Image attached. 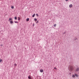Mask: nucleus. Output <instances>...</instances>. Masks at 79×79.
I'll return each instance as SVG.
<instances>
[{
  "instance_id": "6",
  "label": "nucleus",
  "mask_w": 79,
  "mask_h": 79,
  "mask_svg": "<svg viewBox=\"0 0 79 79\" xmlns=\"http://www.w3.org/2000/svg\"><path fill=\"white\" fill-rule=\"evenodd\" d=\"M35 14H34L33 15H32V17H35Z\"/></svg>"
},
{
  "instance_id": "17",
  "label": "nucleus",
  "mask_w": 79,
  "mask_h": 79,
  "mask_svg": "<svg viewBox=\"0 0 79 79\" xmlns=\"http://www.w3.org/2000/svg\"><path fill=\"white\" fill-rule=\"evenodd\" d=\"M39 23V20H38L37 21V22H36V23Z\"/></svg>"
},
{
  "instance_id": "9",
  "label": "nucleus",
  "mask_w": 79,
  "mask_h": 79,
  "mask_svg": "<svg viewBox=\"0 0 79 79\" xmlns=\"http://www.w3.org/2000/svg\"><path fill=\"white\" fill-rule=\"evenodd\" d=\"M14 19H15V20H16V19H17V17H15L14 18Z\"/></svg>"
},
{
  "instance_id": "5",
  "label": "nucleus",
  "mask_w": 79,
  "mask_h": 79,
  "mask_svg": "<svg viewBox=\"0 0 79 79\" xmlns=\"http://www.w3.org/2000/svg\"><path fill=\"white\" fill-rule=\"evenodd\" d=\"M26 21H29V19L27 18V19Z\"/></svg>"
},
{
  "instance_id": "3",
  "label": "nucleus",
  "mask_w": 79,
  "mask_h": 79,
  "mask_svg": "<svg viewBox=\"0 0 79 79\" xmlns=\"http://www.w3.org/2000/svg\"><path fill=\"white\" fill-rule=\"evenodd\" d=\"M40 71L41 73H43V72H44V69H40Z\"/></svg>"
},
{
  "instance_id": "21",
  "label": "nucleus",
  "mask_w": 79,
  "mask_h": 79,
  "mask_svg": "<svg viewBox=\"0 0 79 79\" xmlns=\"http://www.w3.org/2000/svg\"><path fill=\"white\" fill-rule=\"evenodd\" d=\"M33 78L32 77H31L30 76V79H32Z\"/></svg>"
},
{
  "instance_id": "2",
  "label": "nucleus",
  "mask_w": 79,
  "mask_h": 79,
  "mask_svg": "<svg viewBox=\"0 0 79 79\" xmlns=\"http://www.w3.org/2000/svg\"><path fill=\"white\" fill-rule=\"evenodd\" d=\"M69 68L70 70H73V66H70L69 67Z\"/></svg>"
},
{
  "instance_id": "10",
  "label": "nucleus",
  "mask_w": 79,
  "mask_h": 79,
  "mask_svg": "<svg viewBox=\"0 0 79 79\" xmlns=\"http://www.w3.org/2000/svg\"><path fill=\"white\" fill-rule=\"evenodd\" d=\"M34 20H35V21H36L37 20V19H36V18H35V19Z\"/></svg>"
},
{
  "instance_id": "7",
  "label": "nucleus",
  "mask_w": 79,
  "mask_h": 79,
  "mask_svg": "<svg viewBox=\"0 0 79 79\" xmlns=\"http://www.w3.org/2000/svg\"><path fill=\"white\" fill-rule=\"evenodd\" d=\"M18 20L19 21V20H20L21 19L20 18V17H18Z\"/></svg>"
},
{
  "instance_id": "20",
  "label": "nucleus",
  "mask_w": 79,
  "mask_h": 79,
  "mask_svg": "<svg viewBox=\"0 0 79 79\" xmlns=\"http://www.w3.org/2000/svg\"><path fill=\"white\" fill-rule=\"evenodd\" d=\"M2 59H0V62H2Z\"/></svg>"
},
{
  "instance_id": "22",
  "label": "nucleus",
  "mask_w": 79,
  "mask_h": 79,
  "mask_svg": "<svg viewBox=\"0 0 79 79\" xmlns=\"http://www.w3.org/2000/svg\"><path fill=\"white\" fill-rule=\"evenodd\" d=\"M54 69H56V68L55 67V68H54Z\"/></svg>"
},
{
  "instance_id": "13",
  "label": "nucleus",
  "mask_w": 79,
  "mask_h": 79,
  "mask_svg": "<svg viewBox=\"0 0 79 79\" xmlns=\"http://www.w3.org/2000/svg\"><path fill=\"white\" fill-rule=\"evenodd\" d=\"M36 16H38V17H39V15H38V14H36Z\"/></svg>"
},
{
  "instance_id": "24",
  "label": "nucleus",
  "mask_w": 79,
  "mask_h": 79,
  "mask_svg": "<svg viewBox=\"0 0 79 79\" xmlns=\"http://www.w3.org/2000/svg\"><path fill=\"white\" fill-rule=\"evenodd\" d=\"M33 26H34L35 25V24H33Z\"/></svg>"
},
{
  "instance_id": "14",
  "label": "nucleus",
  "mask_w": 79,
  "mask_h": 79,
  "mask_svg": "<svg viewBox=\"0 0 79 79\" xmlns=\"http://www.w3.org/2000/svg\"><path fill=\"white\" fill-rule=\"evenodd\" d=\"M56 24H55L54 25V27H56Z\"/></svg>"
},
{
  "instance_id": "12",
  "label": "nucleus",
  "mask_w": 79,
  "mask_h": 79,
  "mask_svg": "<svg viewBox=\"0 0 79 79\" xmlns=\"http://www.w3.org/2000/svg\"><path fill=\"white\" fill-rule=\"evenodd\" d=\"M11 8H12V9H13V8H14V6H11Z\"/></svg>"
},
{
  "instance_id": "8",
  "label": "nucleus",
  "mask_w": 79,
  "mask_h": 79,
  "mask_svg": "<svg viewBox=\"0 0 79 79\" xmlns=\"http://www.w3.org/2000/svg\"><path fill=\"white\" fill-rule=\"evenodd\" d=\"M79 70V68H77V69H76V71H78Z\"/></svg>"
},
{
  "instance_id": "25",
  "label": "nucleus",
  "mask_w": 79,
  "mask_h": 79,
  "mask_svg": "<svg viewBox=\"0 0 79 79\" xmlns=\"http://www.w3.org/2000/svg\"><path fill=\"white\" fill-rule=\"evenodd\" d=\"M2 45H2H2H1V46H2Z\"/></svg>"
},
{
  "instance_id": "19",
  "label": "nucleus",
  "mask_w": 79,
  "mask_h": 79,
  "mask_svg": "<svg viewBox=\"0 0 79 79\" xmlns=\"http://www.w3.org/2000/svg\"><path fill=\"white\" fill-rule=\"evenodd\" d=\"M28 79H30V76H29L28 77Z\"/></svg>"
},
{
  "instance_id": "23",
  "label": "nucleus",
  "mask_w": 79,
  "mask_h": 79,
  "mask_svg": "<svg viewBox=\"0 0 79 79\" xmlns=\"http://www.w3.org/2000/svg\"><path fill=\"white\" fill-rule=\"evenodd\" d=\"M65 1H68V0H65Z\"/></svg>"
},
{
  "instance_id": "4",
  "label": "nucleus",
  "mask_w": 79,
  "mask_h": 79,
  "mask_svg": "<svg viewBox=\"0 0 79 79\" xmlns=\"http://www.w3.org/2000/svg\"><path fill=\"white\" fill-rule=\"evenodd\" d=\"M73 5H72V4H71V5H69V8H72V7H73Z\"/></svg>"
},
{
  "instance_id": "16",
  "label": "nucleus",
  "mask_w": 79,
  "mask_h": 79,
  "mask_svg": "<svg viewBox=\"0 0 79 79\" xmlns=\"http://www.w3.org/2000/svg\"><path fill=\"white\" fill-rule=\"evenodd\" d=\"M73 77H75V75H74V74H73Z\"/></svg>"
},
{
  "instance_id": "11",
  "label": "nucleus",
  "mask_w": 79,
  "mask_h": 79,
  "mask_svg": "<svg viewBox=\"0 0 79 79\" xmlns=\"http://www.w3.org/2000/svg\"><path fill=\"white\" fill-rule=\"evenodd\" d=\"M75 75L76 76H77V77L78 76V74H75Z\"/></svg>"
},
{
  "instance_id": "1",
  "label": "nucleus",
  "mask_w": 79,
  "mask_h": 79,
  "mask_svg": "<svg viewBox=\"0 0 79 79\" xmlns=\"http://www.w3.org/2000/svg\"><path fill=\"white\" fill-rule=\"evenodd\" d=\"M10 20H11V21H10V24H13V22L12 21V19L9 18V21H10Z\"/></svg>"
},
{
  "instance_id": "15",
  "label": "nucleus",
  "mask_w": 79,
  "mask_h": 79,
  "mask_svg": "<svg viewBox=\"0 0 79 79\" xmlns=\"http://www.w3.org/2000/svg\"><path fill=\"white\" fill-rule=\"evenodd\" d=\"M14 22H15V23H18V22L15 21Z\"/></svg>"
},
{
  "instance_id": "18",
  "label": "nucleus",
  "mask_w": 79,
  "mask_h": 79,
  "mask_svg": "<svg viewBox=\"0 0 79 79\" xmlns=\"http://www.w3.org/2000/svg\"><path fill=\"white\" fill-rule=\"evenodd\" d=\"M15 66H17V64H15Z\"/></svg>"
}]
</instances>
